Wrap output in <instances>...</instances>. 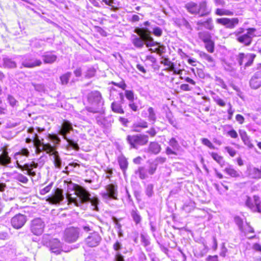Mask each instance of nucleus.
I'll use <instances>...</instances> for the list:
<instances>
[{
    "mask_svg": "<svg viewBox=\"0 0 261 261\" xmlns=\"http://www.w3.org/2000/svg\"><path fill=\"white\" fill-rule=\"evenodd\" d=\"M73 191L75 197H72V194L68 193L66 198L68 204L73 203L76 206H80L84 203L90 202L93 206V210L98 211L99 200L96 196L91 197L90 192L83 187L79 185H73Z\"/></svg>",
    "mask_w": 261,
    "mask_h": 261,
    "instance_id": "1",
    "label": "nucleus"
},
{
    "mask_svg": "<svg viewBox=\"0 0 261 261\" xmlns=\"http://www.w3.org/2000/svg\"><path fill=\"white\" fill-rule=\"evenodd\" d=\"M140 37L134 35L132 39L133 45L138 48H142L144 44L146 47H152L159 44L158 42L154 41L150 36L151 32L147 28H142L138 29L136 32Z\"/></svg>",
    "mask_w": 261,
    "mask_h": 261,
    "instance_id": "2",
    "label": "nucleus"
},
{
    "mask_svg": "<svg viewBox=\"0 0 261 261\" xmlns=\"http://www.w3.org/2000/svg\"><path fill=\"white\" fill-rule=\"evenodd\" d=\"M88 99L91 107L86 108L87 111L93 113L103 112L104 101L101 93L99 91H94L91 92L88 95Z\"/></svg>",
    "mask_w": 261,
    "mask_h": 261,
    "instance_id": "3",
    "label": "nucleus"
},
{
    "mask_svg": "<svg viewBox=\"0 0 261 261\" xmlns=\"http://www.w3.org/2000/svg\"><path fill=\"white\" fill-rule=\"evenodd\" d=\"M245 31V29L240 28L231 35L235 36L236 39L238 42L248 46L252 43L253 38L256 36L254 34L256 29L253 28H248L247 29V32L244 33Z\"/></svg>",
    "mask_w": 261,
    "mask_h": 261,
    "instance_id": "4",
    "label": "nucleus"
},
{
    "mask_svg": "<svg viewBox=\"0 0 261 261\" xmlns=\"http://www.w3.org/2000/svg\"><path fill=\"white\" fill-rule=\"evenodd\" d=\"M73 130L72 124L68 120H64L61 125L60 126L58 134L62 136V138L66 141L68 147L76 151H78L80 149V147L77 142L67 137L68 134H70V132Z\"/></svg>",
    "mask_w": 261,
    "mask_h": 261,
    "instance_id": "5",
    "label": "nucleus"
},
{
    "mask_svg": "<svg viewBox=\"0 0 261 261\" xmlns=\"http://www.w3.org/2000/svg\"><path fill=\"white\" fill-rule=\"evenodd\" d=\"M185 7L190 13L198 15L199 17L206 16L211 12L207 7L206 2L205 1L200 2L198 4L191 2L186 4Z\"/></svg>",
    "mask_w": 261,
    "mask_h": 261,
    "instance_id": "6",
    "label": "nucleus"
},
{
    "mask_svg": "<svg viewBox=\"0 0 261 261\" xmlns=\"http://www.w3.org/2000/svg\"><path fill=\"white\" fill-rule=\"evenodd\" d=\"M126 141L129 144L130 148L137 149L140 146L145 145L148 143V136L141 134L128 135Z\"/></svg>",
    "mask_w": 261,
    "mask_h": 261,
    "instance_id": "7",
    "label": "nucleus"
},
{
    "mask_svg": "<svg viewBox=\"0 0 261 261\" xmlns=\"http://www.w3.org/2000/svg\"><path fill=\"white\" fill-rule=\"evenodd\" d=\"M255 57V55L253 54L240 53L236 56V60L240 66L244 64L246 68L252 65Z\"/></svg>",
    "mask_w": 261,
    "mask_h": 261,
    "instance_id": "8",
    "label": "nucleus"
},
{
    "mask_svg": "<svg viewBox=\"0 0 261 261\" xmlns=\"http://www.w3.org/2000/svg\"><path fill=\"white\" fill-rule=\"evenodd\" d=\"M45 223L40 218L33 219L30 223V230L36 236L41 235L44 230Z\"/></svg>",
    "mask_w": 261,
    "mask_h": 261,
    "instance_id": "9",
    "label": "nucleus"
},
{
    "mask_svg": "<svg viewBox=\"0 0 261 261\" xmlns=\"http://www.w3.org/2000/svg\"><path fill=\"white\" fill-rule=\"evenodd\" d=\"M245 204L252 212L261 214V200L258 196L254 195L253 198L247 196Z\"/></svg>",
    "mask_w": 261,
    "mask_h": 261,
    "instance_id": "10",
    "label": "nucleus"
},
{
    "mask_svg": "<svg viewBox=\"0 0 261 261\" xmlns=\"http://www.w3.org/2000/svg\"><path fill=\"white\" fill-rule=\"evenodd\" d=\"M79 230L77 228L70 227L65 229L64 239L68 243H73L77 241L79 237Z\"/></svg>",
    "mask_w": 261,
    "mask_h": 261,
    "instance_id": "11",
    "label": "nucleus"
},
{
    "mask_svg": "<svg viewBox=\"0 0 261 261\" xmlns=\"http://www.w3.org/2000/svg\"><path fill=\"white\" fill-rule=\"evenodd\" d=\"M217 23L224 25L226 28L229 29H234L239 23L238 18H221L216 20Z\"/></svg>",
    "mask_w": 261,
    "mask_h": 261,
    "instance_id": "12",
    "label": "nucleus"
},
{
    "mask_svg": "<svg viewBox=\"0 0 261 261\" xmlns=\"http://www.w3.org/2000/svg\"><path fill=\"white\" fill-rule=\"evenodd\" d=\"M106 193L102 194L104 199H117L118 196L117 186L113 184H110L106 187Z\"/></svg>",
    "mask_w": 261,
    "mask_h": 261,
    "instance_id": "13",
    "label": "nucleus"
},
{
    "mask_svg": "<svg viewBox=\"0 0 261 261\" xmlns=\"http://www.w3.org/2000/svg\"><path fill=\"white\" fill-rule=\"evenodd\" d=\"M27 220L26 216L18 214L12 218L11 223L13 228L18 229L21 228L25 224Z\"/></svg>",
    "mask_w": 261,
    "mask_h": 261,
    "instance_id": "14",
    "label": "nucleus"
},
{
    "mask_svg": "<svg viewBox=\"0 0 261 261\" xmlns=\"http://www.w3.org/2000/svg\"><path fill=\"white\" fill-rule=\"evenodd\" d=\"M101 241V237L97 232H93L90 233L86 239V244L90 247H94L98 246Z\"/></svg>",
    "mask_w": 261,
    "mask_h": 261,
    "instance_id": "15",
    "label": "nucleus"
},
{
    "mask_svg": "<svg viewBox=\"0 0 261 261\" xmlns=\"http://www.w3.org/2000/svg\"><path fill=\"white\" fill-rule=\"evenodd\" d=\"M64 199V196L63 195V191L62 189L57 188L55 193L52 195L51 196L49 197L47 201L51 204H59L61 202H62Z\"/></svg>",
    "mask_w": 261,
    "mask_h": 261,
    "instance_id": "16",
    "label": "nucleus"
},
{
    "mask_svg": "<svg viewBox=\"0 0 261 261\" xmlns=\"http://www.w3.org/2000/svg\"><path fill=\"white\" fill-rule=\"evenodd\" d=\"M11 163V158L9 156L7 146L0 150V165L7 167Z\"/></svg>",
    "mask_w": 261,
    "mask_h": 261,
    "instance_id": "17",
    "label": "nucleus"
},
{
    "mask_svg": "<svg viewBox=\"0 0 261 261\" xmlns=\"http://www.w3.org/2000/svg\"><path fill=\"white\" fill-rule=\"evenodd\" d=\"M96 119L98 125L106 128L111 127L112 123L114 122V119L112 116H108L106 117L97 116Z\"/></svg>",
    "mask_w": 261,
    "mask_h": 261,
    "instance_id": "18",
    "label": "nucleus"
},
{
    "mask_svg": "<svg viewBox=\"0 0 261 261\" xmlns=\"http://www.w3.org/2000/svg\"><path fill=\"white\" fill-rule=\"evenodd\" d=\"M250 87L257 89L261 86V71H257L251 77L249 81Z\"/></svg>",
    "mask_w": 261,
    "mask_h": 261,
    "instance_id": "19",
    "label": "nucleus"
},
{
    "mask_svg": "<svg viewBox=\"0 0 261 261\" xmlns=\"http://www.w3.org/2000/svg\"><path fill=\"white\" fill-rule=\"evenodd\" d=\"M196 24L198 26V30L201 29L203 27L208 30H212L214 28L213 19L211 17L206 19L204 21L199 20L196 22Z\"/></svg>",
    "mask_w": 261,
    "mask_h": 261,
    "instance_id": "20",
    "label": "nucleus"
},
{
    "mask_svg": "<svg viewBox=\"0 0 261 261\" xmlns=\"http://www.w3.org/2000/svg\"><path fill=\"white\" fill-rule=\"evenodd\" d=\"M42 64L40 60L33 59L32 58H25L22 61V66L27 68H34L36 66H39Z\"/></svg>",
    "mask_w": 261,
    "mask_h": 261,
    "instance_id": "21",
    "label": "nucleus"
},
{
    "mask_svg": "<svg viewBox=\"0 0 261 261\" xmlns=\"http://www.w3.org/2000/svg\"><path fill=\"white\" fill-rule=\"evenodd\" d=\"M50 250L56 254H59L62 251L61 243L58 239H54L49 243Z\"/></svg>",
    "mask_w": 261,
    "mask_h": 261,
    "instance_id": "22",
    "label": "nucleus"
},
{
    "mask_svg": "<svg viewBox=\"0 0 261 261\" xmlns=\"http://www.w3.org/2000/svg\"><path fill=\"white\" fill-rule=\"evenodd\" d=\"M174 22L178 27L181 29H187L189 31L192 30V27L189 22L184 18H175L173 19Z\"/></svg>",
    "mask_w": 261,
    "mask_h": 261,
    "instance_id": "23",
    "label": "nucleus"
},
{
    "mask_svg": "<svg viewBox=\"0 0 261 261\" xmlns=\"http://www.w3.org/2000/svg\"><path fill=\"white\" fill-rule=\"evenodd\" d=\"M114 250L116 251L115 255V261H124L123 256L121 254L120 250L122 248V244L117 241L113 245Z\"/></svg>",
    "mask_w": 261,
    "mask_h": 261,
    "instance_id": "24",
    "label": "nucleus"
},
{
    "mask_svg": "<svg viewBox=\"0 0 261 261\" xmlns=\"http://www.w3.org/2000/svg\"><path fill=\"white\" fill-rule=\"evenodd\" d=\"M147 150L149 153L158 154L161 150V147L158 142H151L149 144Z\"/></svg>",
    "mask_w": 261,
    "mask_h": 261,
    "instance_id": "25",
    "label": "nucleus"
},
{
    "mask_svg": "<svg viewBox=\"0 0 261 261\" xmlns=\"http://www.w3.org/2000/svg\"><path fill=\"white\" fill-rule=\"evenodd\" d=\"M42 57L44 62L47 64L53 63L57 59V56L53 54L52 52H45L42 56Z\"/></svg>",
    "mask_w": 261,
    "mask_h": 261,
    "instance_id": "26",
    "label": "nucleus"
},
{
    "mask_svg": "<svg viewBox=\"0 0 261 261\" xmlns=\"http://www.w3.org/2000/svg\"><path fill=\"white\" fill-rule=\"evenodd\" d=\"M145 117L147 118V120L151 124H153L156 120V115L154 109L152 107H149L147 109V113L145 114Z\"/></svg>",
    "mask_w": 261,
    "mask_h": 261,
    "instance_id": "27",
    "label": "nucleus"
},
{
    "mask_svg": "<svg viewBox=\"0 0 261 261\" xmlns=\"http://www.w3.org/2000/svg\"><path fill=\"white\" fill-rule=\"evenodd\" d=\"M121 103L118 101H113L111 105V108L112 111L118 114H124V111L122 108Z\"/></svg>",
    "mask_w": 261,
    "mask_h": 261,
    "instance_id": "28",
    "label": "nucleus"
},
{
    "mask_svg": "<svg viewBox=\"0 0 261 261\" xmlns=\"http://www.w3.org/2000/svg\"><path fill=\"white\" fill-rule=\"evenodd\" d=\"M135 173L141 179H145L148 177V171L144 167H139Z\"/></svg>",
    "mask_w": 261,
    "mask_h": 261,
    "instance_id": "29",
    "label": "nucleus"
},
{
    "mask_svg": "<svg viewBox=\"0 0 261 261\" xmlns=\"http://www.w3.org/2000/svg\"><path fill=\"white\" fill-rule=\"evenodd\" d=\"M224 171L229 175L232 177H237L240 176V172L235 170L231 165H228L225 169Z\"/></svg>",
    "mask_w": 261,
    "mask_h": 261,
    "instance_id": "30",
    "label": "nucleus"
},
{
    "mask_svg": "<svg viewBox=\"0 0 261 261\" xmlns=\"http://www.w3.org/2000/svg\"><path fill=\"white\" fill-rule=\"evenodd\" d=\"M118 162L120 169L122 170L123 174L125 175L128 167V162L124 156H120L118 158Z\"/></svg>",
    "mask_w": 261,
    "mask_h": 261,
    "instance_id": "31",
    "label": "nucleus"
},
{
    "mask_svg": "<svg viewBox=\"0 0 261 261\" xmlns=\"http://www.w3.org/2000/svg\"><path fill=\"white\" fill-rule=\"evenodd\" d=\"M240 134L241 139L244 144L250 148H253V145L251 143L249 137L247 135L246 132L245 131H241L240 132Z\"/></svg>",
    "mask_w": 261,
    "mask_h": 261,
    "instance_id": "32",
    "label": "nucleus"
},
{
    "mask_svg": "<svg viewBox=\"0 0 261 261\" xmlns=\"http://www.w3.org/2000/svg\"><path fill=\"white\" fill-rule=\"evenodd\" d=\"M130 215L136 224L140 223L142 218L139 214V211L136 208L132 209L130 211Z\"/></svg>",
    "mask_w": 261,
    "mask_h": 261,
    "instance_id": "33",
    "label": "nucleus"
},
{
    "mask_svg": "<svg viewBox=\"0 0 261 261\" xmlns=\"http://www.w3.org/2000/svg\"><path fill=\"white\" fill-rule=\"evenodd\" d=\"M215 14L218 16H232L233 12L228 9L218 8L215 10Z\"/></svg>",
    "mask_w": 261,
    "mask_h": 261,
    "instance_id": "34",
    "label": "nucleus"
},
{
    "mask_svg": "<svg viewBox=\"0 0 261 261\" xmlns=\"http://www.w3.org/2000/svg\"><path fill=\"white\" fill-rule=\"evenodd\" d=\"M44 151H45L47 153L49 154V155H51L55 153V152H57V151H56V148L52 146L50 143H43L42 145Z\"/></svg>",
    "mask_w": 261,
    "mask_h": 261,
    "instance_id": "35",
    "label": "nucleus"
},
{
    "mask_svg": "<svg viewBox=\"0 0 261 261\" xmlns=\"http://www.w3.org/2000/svg\"><path fill=\"white\" fill-rule=\"evenodd\" d=\"M199 38L202 40L204 43L212 40L211 34L207 31L200 32L198 33Z\"/></svg>",
    "mask_w": 261,
    "mask_h": 261,
    "instance_id": "36",
    "label": "nucleus"
},
{
    "mask_svg": "<svg viewBox=\"0 0 261 261\" xmlns=\"http://www.w3.org/2000/svg\"><path fill=\"white\" fill-rule=\"evenodd\" d=\"M133 127L135 132H140V129L138 128L139 127L147 128L148 127V123L144 120H140L135 123L133 125Z\"/></svg>",
    "mask_w": 261,
    "mask_h": 261,
    "instance_id": "37",
    "label": "nucleus"
},
{
    "mask_svg": "<svg viewBox=\"0 0 261 261\" xmlns=\"http://www.w3.org/2000/svg\"><path fill=\"white\" fill-rule=\"evenodd\" d=\"M4 66L8 68H14L16 67V63L9 58L3 59Z\"/></svg>",
    "mask_w": 261,
    "mask_h": 261,
    "instance_id": "38",
    "label": "nucleus"
},
{
    "mask_svg": "<svg viewBox=\"0 0 261 261\" xmlns=\"http://www.w3.org/2000/svg\"><path fill=\"white\" fill-rule=\"evenodd\" d=\"M211 156L221 167L224 165L225 161L223 160L222 156L215 152L211 153Z\"/></svg>",
    "mask_w": 261,
    "mask_h": 261,
    "instance_id": "39",
    "label": "nucleus"
},
{
    "mask_svg": "<svg viewBox=\"0 0 261 261\" xmlns=\"http://www.w3.org/2000/svg\"><path fill=\"white\" fill-rule=\"evenodd\" d=\"M52 155L53 156L54 163L55 167L58 169H61L62 161L59 156L58 151L57 152H55V153H54Z\"/></svg>",
    "mask_w": 261,
    "mask_h": 261,
    "instance_id": "40",
    "label": "nucleus"
},
{
    "mask_svg": "<svg viewBox=\"0 0 261 261\" xmlns=\"http://www.w3.org/2000/svg\"><path fill=\"white\" fill-rule=\"evenodd\" d=\"M72 73L70 72H67L66 73L61 75L60 77L61 83L62 85H66L69 82V79L71 76Z\"/></svg>",
    "mask_w": 261,
    "mask_h": 261,
    "instance_id": "41",
    "label": "nucleus"
},
{
    "mask_svg": "<svg viewBox=\"0 0 261 261\" xmlns=\"http://www.w3.org/2000/svg\"><path fill=\"white\" fill-rule=\"evenodd\" d=\"M158 166L156 164L154 163L153 161L149 163V166L147 169L149 175H153L157 169Z\"/></svg>",
    "mask_w": 261,
    "mask_h": 261,
    "instance_id": "42",
    "label": "nucleus"
},
{
    "mask_svg": "<svg viewBox=\"0 0 261 261\" xmlns=\"http://www.w3.org/2000/svg\"><path fill=\"white\" fill-rule=\"evenodd\" d=\"M48 138L55 144L59 145L61 143V140L58 136V134H49Z\"/></svg>",
    "mask_w": 261,
    "mask_h": 261,
    "instance_id": "43",
    "label": "nucleus"
},
{
    "mask_svg": "<svg viewBox=\"0 0 261 261\" xmlns=\"http://www.w3.org/2000/svg\"><path fill=\"white\" fill-rule=\"evenodd\" d=\"M169 145L173 148L174 150H179L180 148V146L179 144L178 143V142L176 141V140L174 138H172L169 142Z\"/></svg>",
    "mask_w": 261,
    "mask_h": 261,
    "instance_id": "44",
    "label": "nucleus"
},
{
    "mask_svg": "<svg viewBox=\"0 0 261 261\" xmlns=\"http://www.w3.org/2000/svg\"><path fill=\"white\" fill-rule=\"evenodd\" d=\"M250 175L253 178H261V170L254 168L252 170V172L250 173Z\"/></svg>",
    "mask_w": 261,
    "mask_h": 261,
    "instance_id": "45",
    "label": "nucleus"
},
{
    "mask_svg": "<svg viewBox=\"0 0 261 261\" xmlns=\"http://www.w3.org/2000/svg\"><path fill=\"white\" fill-rule=\"evenodd\" d=\"M153 185L151 184H148L145 189V193L148 197H151L153 194Z\"/></svg>",
    "mask_w": 261,
    "mask_h": 261,
    "instance_id": "46",
    "label": "nucleus"
},
{
    "mask_svg": "<svg viewBox=\"0 0 261 261\" xmlns=\"http://www.w3.org/2000/svg\"><path fill=\"white\" fill-rule=\"evenodd\" d=\"M38 164L35 162H32L31 164H25L24 165V169L27 171L33 170L34 168H37Z\"/></svg>",
    "mask_w": 261,
    "mask_h": 261,
    "instance_id": "47",
    "label": "nucleus"
},
{
    "mask_svg": "<svg viewBox=\"0 0 261 261\" xmlns=\"http://www.w3.org/2000/svg\"><path fill=\"white\" fill-rule=\"evenodd\" d=\"M15 179L23 184H27L29 181L28 178L26 176L20 173L17 174L16 175Z\"/></svg>",
    "mask_w": 261,
    "mask_h": 261,
    "instance_id": "48",
    "label": "nucleus"
},
{
    "mask_svg": "<svg viewBox=\"0 0 261 261\" xmlns=\"http://www.w3.org/2000/svg\"><path fill=\"white\" fill-rule=\"evenodd\" d=\"M7 100L10 105L13 107L18 105V101H17L16 99L11 95H8Z\"/></svg>",
    "mask_w": 261,
    "mask_h": 261,
    "instance_id": "49",
    "label": "nucleus"
},
{
    "mask_svg": "<svg viewBox=\"0 0 261 261\" xmlns=\"http://www.w3.org/2000/svg\"><path fill=\"white\" fill-rule=\"evenodd\" d=\"M159 44L156 45L155 46H158V47L155 48V51L160 56H161L163 53L166 51L165 46L163 45H160L159 42Z\"/></svg>",
    "mask_w": 261,
    "mask_h": 261,
    "instance_id": "50",
    "label": "nucleus"
},
{
    "mask_svg": "<svg viewBox=\"0 0 261 261\" xmlns=\"http://www.w3.org/2000/svg\"><path fill=\"white\" fill-rule=\"evenodd\" d=\"M205 48L210 53H213L214 50V43L212 40L205 42Z\"/></svg>",
    "mask_w": 261,
    "mask_h": 261,
    "instance_id": "51",
    "label": "nucleus"
},
{
    "mask_svg": "<svg viewBox=\"0 0 261 261\" xmlns=\"http://www.w3.org/2000/svg\"><path fill=\"white\" fill-rule=\"evenodd\" d=\"M29 151L28 150V149L27 148H22V149H21V150L19 152H17L16 153H15L14 154V158L15 159H17V156L18 155H24V156H28L29 155Z\"/></svg>",
    "mask_w": 261,
    "mask_h": 261,
    "instance_id": "52",
    "label": "nucleus"
},
{
    "mask_svg": "<svg viewBox=\"0 0 261 261\" xmlns=\"http://www.w3.org/2000/svg\"><path fill=\"white\" fill-rule=\"evenodd\" d=\"M201 141L202 144L206 146L210 149H214L215 148V146L213 145L211 142L207 138H201Z\"/></svg>",
    "mask_w": 261,
    "mask_h": 261,
    "instance_id": "53",
    "label": "nucleus"
},
{
    "mask_svg": "<svg viewBox=\"0 0 261 261\" xmlns=\"http://www.w3.org/2000/svg\"><path fill=\"white\" fill-rule=\"evenodd\" d=\"M125 96L126 98L130 101H134V93L132 90H125Z\"/></svg>",
    "mask_w": 261,
    "mask_h": 261,
    "instance_id": "54",
    "label": "nucleus"
},
{
    "mask_svg": "<svg viewBox=\"0 0 261 261\" xmlns=\"http://www.w3.org/2000/svg\"><path fill=\"white\" fill-rule=\"evenodd\" d=\"M236 224L238 226L239 229L243 231V222L242 219L239 216H236L234 218Z\"/></svg>",
    "mask_w": 261,
    "mask_h": 261,
    "instance_id": "55",
    "label": "nucleus"
},
{
    "mask_svg": "<svg viewBox=\"0 0 261 261\" xmlns=\"http://www.w3.org/2000/svg\"><path fill=\"white\" fill-rule=\"evenodd\" d=\"M200 55L202 58L206 60L207 62L213 63L214 59L211 56L204 52H201L200 53Z\"/></svg>",
    "mask_w": 261,
    "mask_h": 261,
    "instance_id": "56",
    "label": "nucleus"
},
{
    "mask_svg": "<svg viewBox=\"0 0 261 261\" xmlns=\"http://www.w3.org/2000/svg\"><path fill=\"white\" fill-rule=\"evenodd\" d=\"M214 100L216 103L220 107H224L226 105L225 102L219 96H216L214 97Z\"/></svg>",
    "mask_w": 261,
    "mask_h": 261,
    "instance_id": "57",
    "label": "nucleus"
},
{
    "mask_svg": "<svg viewBox=\"0 0 261 261\" xmlns=\"http://www.w3.org/2000/svg\"><path fill=\"white\" fill-rule=\"evenodd\" d=\"M33 143L35 147L42 146L43 142H42L39 138L38 136L36 134L33 140Z\"/></svg>",
    "mask_w": 261,
    "mask_h": 261,
    "instance_id": "58",
    "label": "nucleus"
},
{
    "mask_svg": "<svg viewBox=\"0 0 261 261\" xmlns=\"http://www.w3.org/2000/svg\"><path fill=\"white\" fill-rule=\"evenodd\" d=\"M141 241L145 247H146L150 244V242L148 238L144 234L141 235Z\"/></svg>",
    "mask_w": 261,
    "mask_h": 261,
    "instance_id": "59",
    "label": "nucleus"
},
{
    "mask_svg": "<svg viewBox=\"0 0 261 261\" xmlns=\"http://www.w3.org/2000/svg\"><path fill=\"white\" fill-rule=\"evenodd\" d=\"M167 118L171 125L174 127H176L177 122L175 119L171 115H168L167 116Z\"/></svg>",
    "mask_w": 261,
    "mask_h": 261,
    "instance_id": "60",
    "label": "nucleus"
},
{
    "mask_svg": "<svg viewBox=\"0 0 261 261\" xmlns=\"http://www.w3.org/2000/svg\"><path fill=\"white\" fill-rule=\"evenodd\" d=\"M225 149L231 156L233 157L236 155L237 151L232 147L226 146L225 147Z\"/></svg>",
    "mask_w": 261,
    "mask_h": 261,
    "instance_id": "61",
    "label": "nucleus"
},
{
    "mask_svg": "<svg viewBox=\"0 0 261 261\" xmlns=\"http://www.w3.org/2000/svg\"><path fill=\"white\" fill-rule=\"evenodd\" d=\"M153 34L156 36L160 37L162 35V30L160 28L156 27L153 29Z\"/></svg>",
    "mask_w": 261,
    "mask_h": 261,
    "instance_id": "62",
    "label": "nucleus"
},
{
    "mask_svg": "<svg viewBox=\"0 0 261 261\" xmlns=\"http://www.w3.org/2000/svg\"><path fill=\"white\" fill-rule=\"evenodd\" d=\"M214 3L216 7H224L226 5V2L224 0H214Z\"/></svg>",
    "mask_w": 261,
    "mask_h": 261,
    "instance_id": "63",
    "label": "nucleus"
},
{
    "mask_svg": "<svg viewBox=\"0 0 261 261\" xmlns=\"http://www.w3.org/2000/svg\"><path fill=\"white\" fill-rule=\"evenodd\" d=\"M166 161V158L162 156L157 157L153 162L156 164V165L158 166L159 164H163L165 163Z\"/></svg>",
    "mask_w": 261,
    "mask_h": 261,
    "instance_id": "64",
    "label": "nucleus"
}]
</instances>
